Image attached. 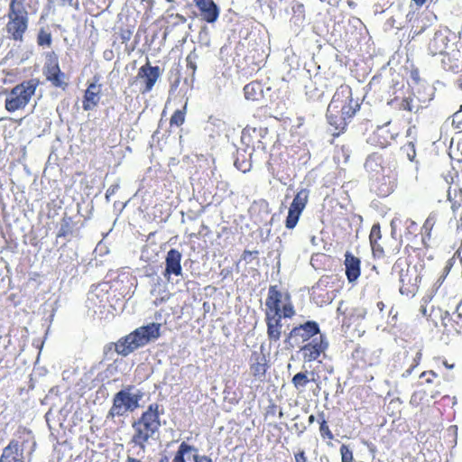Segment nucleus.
Instances as JSON below:
<instances>
[{"label": "nucleus", "mask_w": 462, "mask_h": 462, "mask_svg": "<svg viewBox=\"0 0 462 462\" xmlns=\"http://www.w3.org/2000/svg\"><path fill=\"white\" fill-rule=\"evenodd\" d=\"M357 103H353L351 88L340 86L335 92L327 110V119L335 130L334 135H338L346 125V120L351 118L358 108Z\"/></svg>", "instance_id": "nucleus-1"}, {"label": "nucleus", "mask_w": 462, "mask_h": 462, "mask_svg": "<svg viewBox=\"0 0 462 462\" xmlns=\"http://www.w3.org/2000/svg\"><path fill=\"white\" fill-rule=\"evenodd\" d=\"M160 336V324L150 323L136 328L134 332L118 340L115 349L118 355L126 356L138 347L143 346Z\"/></svg>", "instance_id": "nucleus-2"}, {"label": "nucleus", "mask_w": 462, "mask_h": 462, "mask_svg": "<svg viewBox=\"0 0 462 462\" xmlns=\"http://www.w3.org/2000/svg\"><path fill=\"white\" fill-rule=\"evenodd\" d=\"M161 427L159 405L151 404L142 417L133 424L134 434L132 441L144 449L145 443L153 438Z\"/></svg>", "instance_id": "nucleus-3"}, {"label": "nucleus", "mask_w": 462, "mask_h": 462, "mask_svg": "<svg viewBox=\"0 0 462 462\" xmlns=\"http://www.w3.org/2000/svg\"><path fill=\"white\" fill-rule=\"evenodd\" d=\"M24 0H11L8 9V23L5 30L9 38L22 42L28 29V12L23 5Z\"/></svg>", "instance_id": "nucleus-4"}, {"label": "nucleus", "mask_w": 462, "mask_h": 462, "mask_svg": "<svg viewBox=\"0 0 462 462\" xmlns=\"http://www.w3.org/2000/svg\"><path fill=\"white\" fill-rule=\"evenodd\" d=\"M143 395V393L134 386L122 389L115 394L107 417L125 416L127 412L134 411L139 407Z\"/></svg>", "instance_id": "nucleus-5"}, {"label": "nucleus", "mask_w": 462, "mask_h": 462, "mask_svg": "<svg viewBox=\"0 0 462 462\" xmlns=\"http://www.w3.org/2000/svg\"><path fill=\"white\" fill-rule=\"evenodd\" d=\"M38 85L37 79H30L13 88L5 98L6 110L14 113L23 109L35 94Z\"/></svg>", "instance_id": "nucleus-6"}, {"label": "nucleus", "mask_w": 462, "mask_h": 462, "mask_svg": "<svg viewBox=\"0 0 462 462\" xmlns=\"http://www.w3.org/2000/svg\"><path fill=\"white\" fill-rule=\"evenodd\" d=\"M43 75L56 88L65 89L68 86L66 75L61 72L58 56L54 51H49L45 54Z\"/></svg>", "instance_id": "nucleus-7"}, {"label": "nucleus", "mask_w": 462, "mask_h": 462, "mask_svg": "<svg viewBox=\"0 0 462 462\" xmlns=\"http://www.w3.org/2000/svg\"><path fill=\"white\" fill-rule=\"evenodd\" d=\"M285 300H289V294L280 291L276 285H271L265 300V315H282V308Z\"/></svg>", "instance_id": "nucleus-8"}, {"label": "nucleus", "mask_w": 462, "mask_h": 462, "mask_svg": "<svg viewBox=\"0 0 462 462\" xmlns=\"http://www.w3.org/2000/svg\"><path fill=\"white\" fill-rule=\"evenodd\" d=\"M319 333V325L314 321H308L303 325L295 327L288 334L285 342L294 340L297 344L305 342Z\"/></svg>", "instance_id": "nucleus-9"}, {"label": "nucleus", "mask_w": 462, "mask_h": 462, "mask_svg": "<svg viewBox=\"0 0 462 462\" xmlns=\"http://www.w3.org/2000/svg\"><path fill=\"white\" fill-rule=\"evenodd\" d=\"M400 292L402 295H414L417 291L418 275L415 268L402 269L400 272Z\"/></svg>", "instance_id": "nucleus-10"}, {"label": "nucleus", "mask_w": 462, "mask_h": 462, "mask_svg": "<svg viewBox=\"0 0 462 462\" xmlns=\"http://www.w3.org/2000/svg\"><path fill=\"white\" fill-rule=\"evenodd\" d=\"M0 462H30L24 455L23 445L12 440L2 451Z\"/></svg>", "instance_id": "nucleus-11"}, {"label": "nucleus", "mask_w": 462, "mask_h": 462, "mask_svg": "<svg viewBox=\"0 0 462 462\" xmlns=\"http://www.w3.org/2000/svg\"><path fill=\"white\" fill-rule=\"evenodd\" d=\"M382 163V156L376 153L370 155L365 163V168L367 172L371 174L372 178L378 181L383 180L384 177L388 176V173L391 171L389 168L383 167Z\"/></svg>", "instance_id": "nucleus-12"}, {"label": "nucleus", "mask_w": 462, "mask_h": 462, "mask_svg": "<svg viewBox=\"0 0 462 462\" xmlns=\"http://www.w3.org/2000/svg\"><path fill=\"white\" fill-rule=\"evenodd\" d=\"M199 11V16L208 23H215L219 16V8L213 0H193Z\"/></svg>", "instance_id": "nucleus-13"}, {"label": "nucleus", "mask_w": 462, "mask_h": 462, "mask_svg": "<svg viewBox=\"0 0 462 462\" xmlns=\"http://www.w3.org/2000/svg\"><path fill=\"white\" fill-rule=\"evenodd\" d=\"M160 68L158 66L152 67L149 63L142 66L137 74V79L143 81L145 84L144 88L142 90L143 93L149 92L152 89L154 84L159 79Z\"/></svg>", "instance_id": "nucleus-14"}, {"label": "nucleus", "mask_w": 462, "mask_h": 462, "mask_svg": "<svg viewBox=\"0 0 462 462\" xmlns=\"http://www.w3.org/2000/svg\"><path fill=\"white\" fill-rule=\"evenodd\" d=\"M327 346L328 344L323 341V337L321 335L319 337L313 338L310 343L305 345L301 348L304 360L307 362L316 360Z\"/></svg>", "instance_id": "nucleus-15"}, {"label": "nucleus", "mask_w": 462, "mask_h": 462, "mask_svg": "<svg viewBox=\"0 0 462 462\" xmlns=\"http://www.w3.org/2000/svg\"><path fill=\"white\" fill-rule=\"evenodd\" d=\"M182 255L180 252L176 249H171L166 255L164 276L170 279L171 274L180 276L182 274V268L180 264Z\"/></svg>", "instance_id": "nucleus-16"}, {"label": "nucleus", "mask_w": 462, "mask_h": 462, "mask_svg": "<svg viewBox=\"0 0 462 462\" xmlns=\"http://www.w3.org/2000/svg\"><path fill=\"white\" fill-rule=\"evenodd\" d=\"M267 337L271 343L280 340L282 330V315H265Z\"/></svg>", "instance_id": "nucleus-17"}, {"label": "nucleus", "mask_w": 462, "mask_h": 462, "mask_svg": "<svg viewBox=\"0 0 462 462\" xmlns=\"http://www.w3.org/2000/svg\"><path fill=\"white\" fill-rule=\"evenodd\" d=\"M448 43V38L444 32H436L430 39L428 46L429 52L432 55H444Z\"/></svg>", "instance_id": "nucleus-18"}, {"label": "nucleus", "mask_w": 462, "mask_h": 462, "mask_svg": "<svg viewBox=\"0 0 462 462\" xmlns=\"http://www.w3.org/2000/svg\"><path fill=\"white\" fill-rule=\"evenodd\" d=\"M101 85L93 82L88 85L85 91L83 100V109L85 111L92 110L100 100Z\"/></svg>", "instance_id": "nucleus-19"}, {"label": "nucleus", "mask_w": 462, "mask_h": 462, "mask_svg": "<svg viewBox=\"0 0 462 462\" xmlns=\"http://www.w3.org/2000/svg\"><path fill=\"white\" fill-rule=\"evenodd\" d=\"M360 260L354 256L351 253L346 252L345 254V266L347 280L350 282H356L360 276Z\"/></svg>", "instance_id": "nucleus-20"}, {"label": "nucleus", "mask_w": 462, "mask_h": 462, "mask_svg": "<svg viewBox=\"0 0 462 462\" xmlns=\"http://www.w3.org/2000/svg\"><path fill=\"white\" fill-rule=\"evenodd\" d=\"M267 360L262 352H254L250 357V370L254 377H262L265 374Z\"/></svg>", "instance_id": "nucleus-21"}, {"label": "nucleus", "mask_w": 462, "mask_h": 462, "mask_svg": "<svg viewBox=\"0 0 462 462\" xmlns=\"http://www.w3.org/2000/svg\"><path fill=\"white\" fill-rule=\"evenodd\" d=\"M193 452H197L195 447L187 444L186 442H182L179 449L177 450L172 462H187L192 455ZM160 462H170L168 457H164L160 460Z\"/></svg>", "instance_id": "nucleus-22"}, {"label": "nucleus", "mask_w": 462, "mask_h": 462, "mask_svg": "<svg viewBox=\"0 0 462 462\" xmlns=\"http://www.w3.org/2000/svg\"><path fill=\"white\" fill-rule=\"evenodd\" d=\"M245 97L248 100H258L263 97V86L260 82L253 81L244 88Z\"/></svg>", "instance_id": "nucleus-23"}, {"label": "nucleus", "mask_w": 462, "mask_h": 462, "mask_svg": "<svg viewBox=\"0 0 462 462\" xmlns=\"http://www.w3.org/2000/svg\"><path fill=\"white\" fill-rule=\"evenodd\" d=\"M309 200V191L305 189H301L295 195L291 207L300 211H303Z\"/></svg>", "instance_id": "nucleus-24"}, {"label": "nucleus", "mask_w": 462, "mask_h": 462, "mask_svg": "<svg viewBox=\"0 0 462 462\" xmlns=\"http://www.w3.org/2000/svg\"><path fill=\"white\" fill-rule=\"evenodd\" d=\"M448 198L451 203V208L455 213L457 209L462 207V189H451L448 191Z\"/></svg>", "instance_id": "nucleus-25"}, {"label": "nucleus", "mask_w": 462, "mask_h": 462, "mask_svg": "<svg viewBox=\"0 0 462 462\" xmlns=\"http://www.w3.org/2000/svg\"><path fill=\"white\" fill-rule=\"evenodd\" d=\"M302 211L293 208L290 206L288 216L285 221V226L288 229H292L296 226Z\"/></svg>", "instance_id": "nucleus-26"}, {"label": "nucleus", "mask_w": 462, "mask_h": 462, "mask_svg": "<svg viewBox=\"0 0 462 462\" xmlns=\"http://www.w3.org/2000/svg\"><path fill=\"white\" fill-rule=\"evenodd\" d=\"M400 109L409 112H418L420 109L418 98L410 97L403 98L400 103Z\"/></svg>", "instance_id": "nucleus-27"}, {"label": "nucleus", "mask_w": 462, "mask_h": 462, "mask_svg": "<svg viewBox=\"0 0 462 462\" xmlns=\"http://www.w3.org/2000/svg\"><path fill=\"white\" fill-rule=\"evenodd\" d=\"M309 382L310 379L308 378L307 374L301 372L296 374L291 380L294 387L300 390L304 389Z\"/></svg>", "instance_id": "nucleus-28"}, {"label": "nucleus", "mask_w": 462, "mask_h": 462, "mask_svg": "<svg viewBox=\"0 0 462 462\" xmlns=\"http://www.w3.org/2000/svg\"><path fill=\"white\" fill-rule=\"evenodd\" d=\"M52 42L51 34V32L42 29L40 30L37 37V43L40 46H46L50 47Z\"/></svg>", "instance_id": "nucleus-29"}, {"label": "nucleus", "mask_w": 462, "mask_h": 462, "mask_svg": "<svg viewBox=\"0 0 462 462\" xmlns=\"http://www.w3.org/2000/svg\"><path fill=\"white\" fill-rule=\"evenodd\" d=\"M185 109L186 105L183 107V110H176L171 118V125H176L178 126L181 125L185 121Z\"/></svg>", "instance_id": "nucleus-30"}, {"label": "nucleus", "mask_w": 462, "mask_h": 462, "mask_svg": "<svg viewBox=\"0 0 462 462\" xmlns=\"http://www.w3.org/2000/svg\"><path fill=\"white\" fill-rule=\"evenodd\" d=\"M294 314L295 310L291 302V297L289 296V300H285L282 308V319L291 318Z\"/></svg>", "instance_id": "nucleus-31"}, {"label": "nucleus", "mask_w": 462, "mask_h": 462, "mask_svg": "<svg viewBox=\"0 0 462 462\" xmlns=\"http://www.w3.org/2000/svg\"><path fill=\"white\" fill-rule=\"evenodd\" d=\"M340 454H341L342 462H352L353 461V453L346 445H342L340 447Z\"/></svg>", "instance_id": "nucleus-32"}, {"label": "nucleus", "mask_w": 462, "mask_h": 462, "mask_svg": "<svg viewBox=\"0 0 462 462\" xmlns=\"http://www.w3.org/2000/svg\"><path fill=\"white\" fill-rule=\"evenodd\" d=\"M196 58H197V55L194 52L189 53L186 58L187 67L189 69H192L193 73L195 72V70L197 69Z\"/></svg>", "instance_id": "nucleus-33"}, {"label": "nucleus", "mask_w": 462, "mask_h": 462, "mask_svg": "<svg viewBox=\"0 0 462 462\" xmlns=\"http://www.w3.org/2000/svg\"><path fill=\"white\" fill-rule=\"evenodd\" d=\"M370 244H371V247H372L374 255L378 256V257H381L383 255V249L376 240L370 242Z\"/></svg>", "instance_id": "nucleus-34"}, {"label": "nucleus", "mask_w": 462, "mask_h": 462, "mask_svg": "<svg viewBox=\"0 0 462 462\" xmlns=\"http://www.w3.org/2000/svg\"><path fill=\"white\" fill-rule=\"evenodd\" d=\"M381 237V231L380 226L378 225H374L371 233L369 236L370 242H373L374 240L379 239Z\"/></svg>", "instance_id": "nucleus-35"}, {"label": "nucleus", "mask_w": 462, "mask_h": 462, "mask_svg": "<svg viewBox=\"0 0 462 462\" xmlns=\"http://www.w3.org/2000/svg\"><path fill=\"white\" fill-rule=\"evenodd\" d=\"M49 4L58 6L72 5L73 0H48Z\"/></svg>", "instance_id": "nucleus-36"}, {"label": "nucleus", "mask_w": 462, "mask_h": 462, "mask_svg": "<svg viewBox=\"0 0 462 462\" xmlns=\"http://www.w3.org/2000/svg\"><path fill=\"white\" fill-rule=\"evenodd\" d=\"M434 223H435L434 217L433 216H430L426 219L425 223L423 224L422 228L425 230V232L430 233V231L432 229V227L434 226Z\"/></svg>", "instance_id": "nucleus-37"}, {"label": "nucleus", "mask_w": 462, "mask_h": 462, "mask_svg": "<svg viewBox=\"0 0 462 462\" xmlns=\"http://www.w3.org/2000/svg\"><path fill=\"white\" fill-rule=\"evenodd\" d=\"M319 430L322 435H327L329 439H332V433L325 420H322Z\"/></svg>", "instance_id": "nucleus-38"}, {"label": "nucleus", "mask_w": 462, "mask_h": 462, "mask_svg": "<svg viewBox=\"0 0 462 462\" xmlns=\"http://www.w3.org/2000/svg\"><path fill=\"white\" fill-rule=\"evenodd\" d=\"M193 452L191 457H193L195 462H212V459L208 456H199Z\"/></svg>", "instance_id": "nucleus-39"}, {"label": "nucleus", "mask_w": 462, "mask_h": 462, "mask_svg": "<svg viewBox=\"0 0 462 462\" xmlns=\"http://www.w3.org/2000/svg\"><path fill=\"white\" fill-rule=\"evenodd\" d=\"M235 166L243 172H246L250 170V163L248 162H243L242 164H240L238 161H236Z\"/></svg>", "instance_id": "nucleus-40"}, {"label": "nucleus", "mask_w": 462, "mask_h": 462, "mask_svg": "<svg viewBox=\"0 0 462 462\" xmlns=\"http://www.w3.org/2000/svg\"><path fill=\"white\" fill-rule=\"evenodd\" d=\"M457 323L462 326V300L456 309Z\"/></svg>", "instance_id": "nucleus-41"}, {"label": "nucleus", "mask_w": 462, "mask_h": 462, "mask_svg": "<svg viewBox=\"0 0 462 462\" xmlns=\"http://www.w3.org/2000/svg\"><path fill=\"white\" fill-rule=\"evenodd\" d=\"M118 188L119 186L117 184L110 186L106 192V199H109V198L117 191Z\"/></svg>", "instance_id": "nucleus-42"}, {"label": "nucleus", "mask_w": 462, "mask_h": 462, "mask_svg": "<svg viewBox=\"0 0 462 462\" xmlns=\"http://www.w3.org/2000/svg\"><path fill=\"white\" fill-rule=\"evenodd\" d=\"M408 148H410V149H411V152H407V155H408L409 160L412 162V161L414 160V158H415V149H414V144H413L411 142H410V143H408Z\"/></svg>", "instance_id": "nucleus-43"}, {"label": "nucleus", "mask_w": 462, "mask_h": 462, "mask_svg": "<svg viewBox=\"0 0 462 462\" xmlns=\"http://www.w3.org/2000/svg\"><path fill=\"white\" fill-rule=\"evenodd\" d=\"M295 461L296 462H308V459L305 456V452L304 451H300L299 453H297L295 455Z\"/></svg>", "instance_id": "nucleus-44"}, {"label": "nucleus", "mask_w": 462, "mask_h": 462, "mask_svg": "<svg viewBox=\"0 0 462 462\" xmlns=\"http://www.w3.org/2000/svg\"><path fill=\"white\" fill-rule=\"evenodd\" d=\"M253 254H254V252H251V251H245V252H244V254H243V258H244L245 261L251 260V257L253 256Z\"/></svg>", "instance_id": "nucleus-45"}, {"label": "nucleus", "mask_w": 462, "mask_h": 462, "mask_svg": "<svg viewBox=\"0 0 462 462\" xmlns=\"http://www.w3.org/2000/svg\"><path fill=\"white\" fill-rule=\"evenodd\" d=\"M420 358H421V353L420 352H417L416 356L414 358V365H412V368L415 367L416 365H418Z\"/></svg>", "instance_id": "nucleus-46"}, {"label": "nucleus", "mask_w": 462, "mask_h": 462, "mask_svg": "<svg viewBox=\"0 0 462 462\" xmlns=\"http://www.w3.org/2000/svg\"><path fill=\"white\" fill-rule=\"evenodd\" d=\"M293 9L295 12H300L303 9V5L297 4V5L293 7Z\"/></svg>", "instance_id": "nucleus-47"}, {"label": "nucleus", "mask_w": 462, "mask_h": 462, "mask_svg": "<svg viewBox=\"0 0 462 462\" xmlns=\"http://www.w3.org/2000/svg\"><path fill=\"white\" fill-rule=\"evenodd\" d=\"M126 462H142V461L139 460V459L128 457L127 459H126Z\"/></svg>", "instance_id": "nucleus-48"}, {"label": "nucleus", "mask_w": 462, "mask_h": 462, "mask_svg": "<svg viewBox=\"0 0 462 462\" xmlns=\"http://www.w3.org/2000/svg\"><path fill=\"white\" fill-rule=\"evenodd\" d=\"M428 374L430 375L431 377H435L436 376V374L434 372H432V371L429 372ZM425 375H427V373H425V372L422 373L421 376H425Z\"/></svg>", "instance_id": "nucleus-49"}, {"label": "nucleus", "mask_w": 462, "mask_h": 462, "mask_svg": "<svg viewBox=\"0 0 462 462\" xmlns=\"http://www.w3.org/2000/svg\"><path fill=\"white\" fill-rule=\"evenodd\" d=\"M413 1H414V2L416 3V5H422L426 2V0H413Z\"/></svg>", "instance_id": "nucleus-50"}, {"label": "nucleus", "mask_w": 462, "mask_h": 462, "mask_svg": "<svg viewBox=\"0 0 462 462\" xmlns=\"http://www.w3.org/2000/svg\"><path fill=\"white\" fill-rule=\"evenodd\" d=\"M314 421H315V416H314V415H310V416L309 417V422L311 424V423H313Z\"/></svg>", "instance_id": "nucleus-51"}, {"label": "nucleus", "mask_w": 462, "mask_h": 462, "mask_svg": "<svg viewBox=\"0 0 462 462\" xmlns=\"http://www.w3.org/2000/svg\"><path fill=\"white\" fill-rule=\"evenodd\" d=\"M377 306H378V308L382 310L384 305H383V302H379V303L377 304Z\"/></svg>", "instance_id": "nucleus-52"}, {"label": "nucleus", "mask_w": 462, "mask_h": 462, "mask_svg": "<svg viewBox=\"0 0 462 462\" xmlns=\"http://www.w3.org/2000/svg\"><path fill=\"white\" fill-rule=\"evenodd\" d=\"M412 130H413L412 128H409L408 131H407V135L410 136L411 134V133H412Z\"/></svg>", "instance_id": "nucleus-53"}, {"label": "nucleus", "mask_w": 462, "mask_h": 462, "mask_svg": "<svg viewBox=\"0 0 462 462\" xmlns=\"http://www.w3.org/2000/svg\"><path fill=\"white\" fill-rule=\"evenodd\" d=\"M444 365H445L448 368H452V367H453V365H449V364H447V362H444Z\"/></svg>", "instance_id": "nucleus-54"}, {"label": "nucleus", "mask_w": 462, "mask_h": 462, "mask_svg": "<svg viewBox=\"0 0 462 462\" xmlns=\"http://www.w3.org/2000/svg\"><path fill=\"white\" fill-rule=\"evenodd\" d=\"M426 382H427V383H431V382H432V378H431V377H428V378L426 379Z\"/></svg>", "instance_id": "nucleus-55"}, {"label": "nucleus", "mask_w": 462, "mask_h": 462, "mask_svg": "<svg viewBox=\"0 0 462 462\" xmlns=\"http://www.w3.org/2000/svg\"><path fill=\"white\" fill-rule=\"evenodd\" d=\"M406 373H407L408 374H410L411 373V369H408V370L406 371Z\"/></svg>", "instance_id": "nucleus-56"}, {"label": "nucleus", "mask_w": 462, "mask_h": 462, "mask_svg": "<svg viewBox=\"0 0 462 462\" xmlns=\"http://www.w3.org/2000/svg\"><path fill=\"white\" fill-rule=\"evenodd\" d=\"M460 87H461V88H462V79H461V82H460Z\"/></svg>", "instance_id": "nucleus-57"}, {"label": "nucleus", "mask_w": 462, "mask_h": 462, "mask_svg": "<svg viewBox=\"0 0 462 462\" xmlns=\"http://www.w3.org/2000/svg\"><path fill=\"white\" fill-rule=\"evenodd\" d=\"M168 2H173V0H167Z\"/></svg>", "instance_id": "nucleus-58"}]
</instances>
